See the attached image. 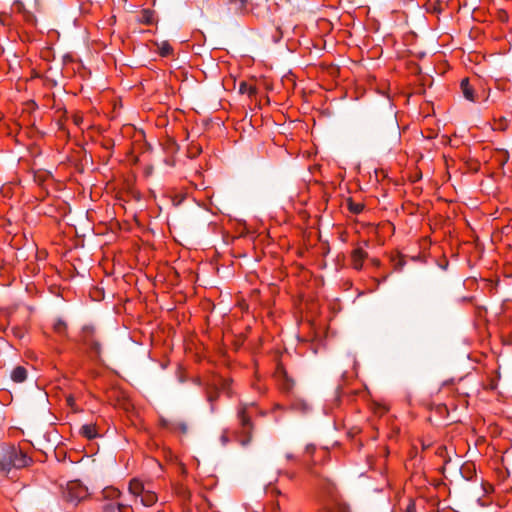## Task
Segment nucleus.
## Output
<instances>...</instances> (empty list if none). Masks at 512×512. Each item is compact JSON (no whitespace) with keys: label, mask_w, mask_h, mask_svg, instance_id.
I'll use <instances>...</instances> for the list:
<instances>
[{"label":"nucleus","mask_w":512,"mask_h":512,"mask_svg":"<svg viewBox=\"0 0 512 512\" xmlns=\"http://www.w3.org/2000/svg\"><path fill=\"white\" fill-rule=\"evenodd\" d=\"M256 406L254 403H241L237 408L239 430L236 432V440L243 447L248 446L253 437L254 424L251 420Z\"/></svg>","instance_id":"f257e3e1"},{"label":"nucleus","mask_w":512,"mask_h":512,"mask_svg":"<svg viewBox=\"0 0 512 512\" xmlns=\"http://www.w3.org/2000/svg\"><path fill=\"white\" fill-rule=\"evenodd\" d=\"M129 493L145 507H150L158 501L157 494L152 490L150 483H144L138 478H133L129 481Z\"/></svg>","instance_id":"f03ea898"},{"label":"nucleus","mask_w":512,"mask_h":512,"mask_svg":"<svg viewBox=\"0 0 512 512\" xmlns=\"http://www.w3.org/2000/svg\"><path fill=\"white\" fill-rule=\"evenodd\" d=\"M79 342L97 359L102 353L101 337L93 324H86L79 333Z\"/></svg>","instance_id":"7ed1b4c3"},{"label":"nucleus","mask_w":512,"mask_h":512,"mask_svg":"<svg viewBox=\"0 0 512 512\" xmlns=\"http://www.w3.org/2000/svg\"><path fill=\"white\" fill-rule=\"evenodd\" d=\"M31 458L22 450L10 446L4 450L3 458L0 460V470L9 471L13 468H24L31 463Z\"/></svg>","instance_id":"20e7f679"},{"label":"nucleus","mask_w":512,"mask_h":512,"mask_svg":"<svg viewBox=\"0 0 512 512\" xmlns=\"http://www.w3.org/2000/svg\"><path fill=\"white\" fill-rule=\"evenodd\" d=\"M231 382L226 379H221L219 384L213 383L206 387V400L210 404V411L213 413L216 411L215 402L218 400L220 392H224L228 397L232 396L230 389Z\"/></svg>","instance_id":"39448f33"},{"label":"nucleus","mask_w":512,"mask_h":512,"mask_svg":"<svg viewBox=\"0 0 512 512\" xmlns=\"http://www.w3.org/2000/svg\"><path fill=\"white\" fill-rule=\"evenodd\" d=\"M63 497L67 502L77 505L88 497V489L79 481H70L63 492Z\"/></svg>","instance_id":"423d86ee"},{"label":"nucleus","mask_w":512,"mask_h":512,"mask_svg":"<svg viewBox=\"0 0 512 512\" xmlns=\"http://www.w3.org/2000/svg\"><path fill=\"white\" fill-rule=\"evenodd\" d=\"M369 128L373 132H384L386 129H390L395 134L398 133V123L394 116H390L386 127H381L380 122L378 120H373L369 123Z\"/></svg>","instance_id":"0eeeda50"},{"label":"nucleus","mask_w":512,"mask_h":512,"mask_svg":"<svg viewBox=\"0 0 512 512\" xmlns=\"http://www.w3.org/2000/svg\"><path fill=\"white\" fill-rule=\"evenodd\" d=\"M368 257L366 251L362 248H355L351 253V265L355 270H361L363 268L364 260Z\"/></svg>","instance_id":"6e6552de"},{"label":"nucleus","mask_w":512,"mask_h":512,"mask_svg":"<svg viewBox=\"0 0 512 512\" xmlns=\"http://www.w3.org/2000/svg\"><path fill=\"white\" fill-rule=\"evenodd\" d=\"M15 9L21 15L22 20L25 23H27L28 25H30L32 27L36 26L37 19H36L35 15L32 12H30L29 10H27L23 3L17 2L15 4Z\"/></svg>","instance_id":"1a4fd4ad"},{"label":"nucleus","mask_w":512,"mask_h":512,"mask_svg":"<svg viewBox=\"0 0 512 512\" xmlns=\"http://www.w3.org/2000/svg\"><path fill=\"white\" fill-rule=\"evenodd\" d=\"M102 512H133L130 505L121 502H106L102 506Z\"/></svg>","instance_id":"9d476101"},{"label":"nucleus","mask_w":512,"mask_h":512,"mask_svg":"<svg viewBox=\"0 0 512 512\" xmlns=\"http://www.w3.org/2000/svg\"><path fill=\"white\" fill-rule=\"evenodd\" d=\"M80 434L87 438L88 440H92L96 437H98V431H97V426L96 424H93V423H89V424H84L81 428H80Z\"/></svg>","instance_id":"9b49d317"},{"label":"nucleus","mask_w":512,"mask_h":512,"mask_svg":"<svg viewBox=\"0 0 512 512\" xmlns=\"http://www.w3.org/2000/svg\"><path fill=\"white\" fill-rule=\"evenodd\" d=\"M102 495L106 502H119L121 492L115 487H106L103 489Z\"/></svg>","instance_id":"f8f14e48"},{"label":"nucleus","mask_w":512,"mask_h":512,"mask_svg":"<svg viewBox=\"0 0 512 512\" xmlns=\"http://www.w3.org/2000/svg\"><path fill=\"white\" fill-rule=\"evenodd\" d=\"M460 87H461V90H462V93H463L464 97L467 100L475 101L474 89L471 86L468 78H464V79L461 80Z\"/></svg>","instance_id":"ddd939ff"},{"label":"nucleus","mask_w":512,"mask_h":512,"mask_svg":"<svg viewBox=\"0 0 512 512\" xmlns=\"http://www.w3.org/2000/svg\"><path fill=\"white\" fill-rule=\"evenodd\" d=\"M27 378V370L23 366L15 367L11 372V379L16 383H22Z\"/></svg>","instance_id":"4468645a"},{"label":"nucleus","mask_w":512,"mask_h":512,"mask_svg":"<svg viewBox=\"0 0 512 512\" xmlns=\"http://www.w3.org/2000/svg\"><path fill=\"white\" fill-rule=\"evenodd\" d=\"M53 330L56 334L62 337L67 336V324L62 319H57L53 324Z\"/></svg>","instance_id":"2eb2a0df"},{"label":"nucleus","mask_w":512,"mask_h":512,"mask_svg":"<svg viewBox=\"0 0 512 512\" xmlns=\"http://www.w3.org/2000/svg\"><path fill=\"white\" fill-rule=\"evenodd\" d=\"M139 21L146 25L152 24L154 21V12L150 9H143L140 13Z\"/></svg>","instance_id":"dca6fc26"},{"label":"nucleus","mask_w":512,"mask_h":512,"mask_svg":"<svg viewBox=\"0 0 512 512\" xmlns=\"http://www.w3.org/2000/svg\"><path fill=\"white\" fill-rule=\"evenodd\" d=\"M348 210L353 214H360L364 210V204L360 202H354L352 199L347 201Z\"/></svg>","instance_id":"f3484780"},{"label":"nucleus","mask_w":512,"mask_h":512,"mask_svg":"<svg viewBox=\"0 0 512 512\" xmlns=\"http://www.w3.org/2000/svg\"><path fill=\"white\" fill-rule=\"evenodd\" d=\"M171 430L172 431H181L182 433H186L188 430V426L183 421H173Z\"/></svg>","instance_id":"a211bd4d"},{"label":"nucleus","mask_w":512,"mask_h":512,"mask_svg":"<svg viewBox=\"0 0 512 512\" xmlns=\"http://www.w3.org/2000/svg\"><path fill=\"white\" fill-rule=\"evenodd\" d=\"M239 90L241 93H248L249 95H254L256 93V89L252 86H248L245 82L240 84Z\"/></svg>","instance_id":"6ab92c4d"},{"label":"nucleus","mask_w":512,"mask_h":512,"mask_svg":"<svg viewBox=\"0 0 512 512\" xmlns=\"http://www.w3.org/2000/svg\"><path fill=\"white\" fill-rule=\"evenodd\" d=\"M172 51H173V49L168 43H166V42L162 43V45L160 47L161 56L167 57L172 53Z\"/></svg>","instance_id":"aec40b11"},{"label":"nucleus","mask_w":512,"mask_h":512,"mask_svg":"<svg viewBox=\"0 0 512 512\" xmlns=\"http://www.w3.org/2000/svg\"><path fill=\"white\" fill-rule=\"evenodd\" d=\"M83 116L76 113L72 116V121L73 123L77 126V127H81L82 123H83Z\"/></svg>","instance_id":"412c9836"},{"label":"nucleus","mask_w":512,"mask_h":512,"mask_svg":"<svg viewBox=\"0 0 512 512\" xmlns=\"http://www.w3.org/2000/svg\"><path fill=\"white\" fill-rule=\"evenodd\" d=\"M160 425L162 428H165V429H168V430H171V427L173 425V422L172 421H169L165 418H160Z\"/></svg>","instance_id":"4be33fe9"},{"label":"nucleus","mask_w":512,"mask_h":512,"mask_svg":"<svg viewBox=\"0 0 512 512\" xmlns=\"http://www.w3.org/2000/svg\"><path fill=\"white\" fill-rule=\"evenodd\" d=\"M506 120L505 119H500L498 122H495V127L494 129H497V130H505L506 128Z\"/></svg>","instance_id":"5701e85b"},{"label":"nucleus","mask_w":512,"mask_h":512,"mask_svg":"<svg viewBox=\"0 0 512 512\" xmlns=\"http://www.w3.org/2000/svg\"><path fill=\"white\" fill-rule=\"evenodd\" d=\"M220 441L222 445H227L229 443L230 439L227 431H224L222 433V435L220 436Z\"/></svg>","instance_id":"b1692460"},{"label":"nucleus","mask_w":512,"mask_h":512,"mask_svg":"<svg viewBox=\"0 0 512 512\" xmlns=\"http://www.w3.org/2000/svg\"><path fill=\"white\" fill-rule=\"evenodd\" d=\"M231 3L233 2H239V6H238V9L239 10H242L245 8L246 6V3H247V0H229Z\"/></svg>","instance_id":"393cba45"},{"label":"nucleus","mask_w":512,"mask_h":512,"mask_svg":"<svg viewBox=\"0 0 512 512\" xmlns=\"http://www.w3.org/2000/svg\"><path fill=\"white\" fill-rule=\"evenodd\" d=\"M330 512H349L348 508L344 505H338L334 510Z\"/></svg>","instance_id":"a878e982"},{"label":"nucleus","mask_w":512,"mask_h":512,"mask_svg":"<svg viewBox=\"0 0 512 512\" xmlns=\"http://www.w3.org/2000/svg\"><path fill=\"white\" fill-rule=\"evenodd\" d=\"M314 450H315V446L314 445L309 444V445L306 446V452L307 453H313Z\"/></svg>","instance_id":"bb28decb"},{"label":"nucleus","mask_w":512,"mask_h":512,"mask_svg":"<svg viewBox=\"0 0 512 512\" xmlns=\"http://www.w3.org/2000/svg\"><path fill=\"white\" fill-rule=\"evenodd\" d=\"M371 263H372L375 267H379V266H380V264H381L380 260H379V259H376V258L372 259V260H371Z\"/></svg>","instance_id":"cd10ccee"},{"label":"nucleus","mask_w":512,"mask_h":512,"mask_svg":"<svg viewBox=\"0 0 512 512\" xmlns=\"http://www.w3.org/2000/svg\"><path fill=\"white\" fill-rule=\"evenodd\" d=\"M407 512H415V507L413 504L408 506Z\"/></svg>","instance_id":"c85d7f7f"},{"label":"nucleus","mask_w":512,"mask_h":512,"mask_svg":"<svg viewBox=\"0 0 512 512\" xmlns=\"http://www.w3.org/2000/svg\"><path fill=\"white\" fill-rule=\"evenodd\" d=\"M287 459H293V455L287 454Z\"/></svg>","instance_id":"c756f323"},{"label":"nucleus","mask_w":512,"mask_h":512,"mask_svg":"<svg viewBox=\"0 0 512 512\" xmlns=\"http://www.w3.org/2000/svg\"><path fill=\"white\" fill-rule=\"evenodd\" d=\"M15 335L21 337L20 331L15 332Z\"/></svg>","instance_id":"7c9ffc66"},{"label":"nucleus","mask_w":512,"mask_h":512,"mask_svg":"<svg viewBox=\"0 0 512 512\" xmlns=\"http://www.w3.org/2000/svg\"><path fill=\"white\" fill-rule=\"evenodd\" d=\"M122 1L126 3L128 0H122Z\"/></svg>","instance_id":"2f4dec72"}]
</instances>
